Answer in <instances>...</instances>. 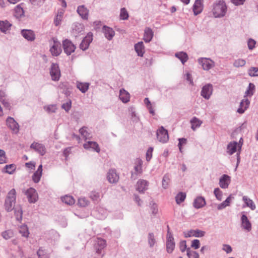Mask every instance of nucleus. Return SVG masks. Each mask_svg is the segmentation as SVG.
Listing matches in <instances>:
<instances>
[{
    "label": "nucleus",
    "instance_id": "nucleus-17",
    "mask_svg": "<svg viewBox=\"0 0 258 258\" xmlns=\"http://www.w3.org/2000/svg\"><path fill=\"white\" fill-rule=\"evenodd\" d=\"M83 147L85 149L91 150L97 153L100 151L98 144L95 142L88 141L84 144Z\"/></svg>",
    "mask_w": 258,
    "mask_h": 258
},
{
    "label": "nucleus",
    "instance_id": "nucleus-7",
    "mask_svg": "<svg viewBox=\"0 0 258 258\" xmlns=\"http://www.w3.org/2000/svg\"><path fill=\"white\" fill-rule=\"evenodd\" d=\"M157 138L161 143H165L169 139L168 132L163 126H161L156 132Z\"/></svg>",
    "mask_w": 258,
    "mask_h": 258
},
{
    "label": "nucleus",
    "instance_id": "nucleus-23",
    "mask_svg": "<svg viewBox=\"0 0 258 258\" xmlns=\"http://www.w3.org/2000/svg\"><path fill=\"white\" fill-rule=\"evenodd\" d=\"M250 101L247 98L242 99L240 103L239 107L238 108L237 112L242 114L248 108L249 105Z\"/></svg>",
    "mask_w": 258,
    "mask_h": 258
},
{
    "label": "nucleus",
    "instance_id": "nucleus-43",
    "mask_svg": "<svg viewBox=\"0 0 258 258\" xmlns=\"http://www.w3.org/2000/svg\"><path fill=\"white\" fill-rule=\"evenodd\" d=\"M119 17L120 19L126 20L128 18V14L125 8H122L120 9Z\"/></svg>",
    "mask_w": 258,
    "mask_h": 258
},
{
    "label": "nucleus",
    "instance_id": "nucleus-33",
    "mask_svg": "<svg viewBox=\"0 0 258 258\" xmlns=\"http://www.w3.org/2000/svg\"><path fill=\"white\" fill-rule=\"evenodd\" d=\"M175 55L180 60L182 64H184L188 59L187 54L183 51L177 52Z\"/></svg>",
    "mask_w": 258,
    "mask_h": 258
},
{
    "label": "nucleus",
    "instance_id": "nucleus-28",
    "mask_svg": "<svg viewBox=\"0 0 258 258\" xmlns=\"http://www.w3.org/2000/svg\"><path fill=\"white\" fill-rule=\"evenodd\" d=\"M135 49L139 56H143L145 52L144 46L142 41L139 42L135 45Z\"/></svg>",
    "mask_w": 258,
    "mask_h": 258
},
{
    "label": "nucleus",
    "instance_id": "nucleus-36",
    "mask_svg": "<svg viewBox=\"0 0 258 258\" xmlns=\"http://www.w3.org/2000/svg\"><path fill=\"white\" fill-rule=\"evenodd\" d=\"M170 181V176L168 174L164 175L162 180V186L164 189H167Z\"/></svg>",
    "mask_w": 258,
    "mask_h": 258
},
{
    "label": "nucleus",
    "instance_id": "nucleus-26",
    "mask_svg": "<svg viewBox=\"0 0 258 258\" xmlns=\"http://www.w3.org/2000/svg\"><path fill=\"white\" fill-rule=\"evenodd\" d=\"M237 142L235 141L230 142L227 147V152L230 155H232L237 151Z\"/></svg>",
    "mask_w": 258,
    "mask_h": 258
},
{
    "label": "nucleus",
    "instance_id": "nucleus-2",
    "mask_svg": "<svg viewBox=\"0 0 258 258\" xmlns=\"http://www.w3.org/2000/svg\"><path fill=\"white\" fill-rule=\"evenodd\" d=\"M16 199V191L13 188L8 192L5 202V208L7 212H11L14 209Z\"/></svg>",
    "mask_w": 258,
    "mask_h": 258
},
{
    "label": "nucleus",
    "instance_id": "nucleus-8",
    "mask_svg": "<svg viewBox=\"0 0 258 258\" xmlns=\"http://www.w3.org/2000/svg\"><path fill=\"white\" fill-rule=\"evenodd\" d=\"M213 91V85L211 84H207L202 88L201 95L205 99L209 100L212 94Z\"/></svg>",
    "mask_w": 258,
    "mask_h": 258
},
{
    "label": "nucleus",
    "instance_id": "nucleus-44",
    "mask_svg": "<svg viewBox=\"0 0 258 258\" xmlns=\"http://www.w3.org/2000/svg\"><path fill=\"white\" fill-rule=\"evenodd\" d=\"M79 133L81 134V135L85 140L89 139L90 137V135L87 131V127L85 126H83L82 128H81L79 130Z\"/></svg>",
    "mask_w": 258,
    "mask_h": 258
},
{
    "label": "nucleus",
    "instance_id": "nucleus-62",
    "mask_svg": "<svg viewBox=\"0 0 258 258\" xmlns=\"http://www.w3.org/2000/svg\"><path fill=\"white\" fill-rule=\"evenodd\" d=\"M15 12L19 16H22L24 14V11L21 7V5H18L15 8Z\"/></svg>",
    "mask_w": 258,
    "mask_h": 258
},
{
    "label": "nucleus",
    "instance_id": "nucleus-19",
    "mask_svg": "<svg viewBox=\"0 0 258 258\" xmlns=\"http://www.w3.org/2000/svg\"><path fill=\"white\" fill-rule=\"evenodd\" d=\"M241 227L247 231L251 230V224L245 215H242L241 217Z\"/></svg>",
    "mask_w": 258,
    "mask_h": 258
},
{
    "label": "nucleus",
    "instance_id": "nucleus-16",
    "mask_svg": "<svg viewBox=\"0 0 258 258\" xmlns=\"http://www.w3.org/2000/svg\"><path fill=\"white\" fill-rule=\"evenodd\" d=\"M107 178L110 183H116L119 179V176L115 169H111L107 173Z\"/></svg>",
    "mask_w": 258,
    "mask_h": 258
},
{
    "label": "nucleus",
    "instance_id": "nucleus-54",
    "mask_svg": "<svg viewBox=\"0 0 258 258\" xmlns=\"http://www.w3.org/2000/svg\"><path fill=\"white\" fill-rule=\"evenodd\" d=\"M42 173L36 171L32 176V179L35 183H38L41 178Z\"/></svg>",
    "mask_w": 258,
    "mask_h": 258
},
{
    "label": "nucleus",
    "instance_id": "nucleus-24",
    "mask_svg": "<svg viewBox=\"0 0 258 258\" xmlns=\"http://www.w3.org/2000/svg\"><path fill=\"white\" fill-rule=\"evenodd\" d=\"M203 1L200 0H196L193 6V11L195 15L200 14L203 8Z\"/></svg>",
    "mask_w": 258,
    "mask_h": 258
},
{
    "label": "nucleus",
    "instance_id": "nucleus-35",
    "mask_svg": "<svg viewBox=\"0 0 258 258\" xmlns=\"http://www.w3.org/2000/svg\"><path fill=\"white\" fill-rule=\"evenodd\" d=\"M190 123L191 124V128L194 131H195L198 127L201 126L202 122L196 117H194L190 120Z\"/></svg>",
    "mask_w": 258,
    "mask_h": 258
},
{
    "label": "nucleus",
    "instance_id": "nucleus-64",
    "mask_svg": "<svg viewBox=\"0 0 258 258\" xmlns=\"http://www.w3.org/2000/svg\"><path fill=\"white\" fill-rule=\"evenodd\" d=\"M200 242L198 239H194L192 241L191 246L197 249L200 247Z\"/></svg>",
    "mask_w": 258,
    "mask_h": 258
},
{
    "label": "nucleus",
    "instance_id": "nucleus-6",
    "mask_svg": "<svg viewBox=\"0 0 258 258\" xmlns=\"http://www.w3.org/2000/svg\"><path fill=\"white\" fill-rule=\"evenodd\" d=\"M198 62L203 70L209 71L215 66V62L212 59L206 57H201L198 59Z\"/></svg>",
    "mask_w": 258,
    "mask_h": 258
},
{
    "label": "nucleus",
    "instance_id": "nucleus-45",
    "mask_svg": "<svg viewBox=\"0 0 258 258\" xmlns=\"http://www.w3.org/2000/svg\"><path fill=\"white\" fill-rule=\"evenodd\" d=\"M243 145V139L242 137L240 138L239 142L237 143L238 150L236 154L237 163L240 162V154L241 150V147Z\"/></svg>",
    "mask_w": 258,
    "mask_h": 258
},
{
    "label": "nucleus",
    "instance_id": "nucleus-30",
    "mask_svg": "<svg viewBox=\"0 0 258 258\" xmlns=\"http://www.w3.org/2000/svg\"><path fill=\"white\" fill-rule=\"evenodd\" d=\"M76 84L77 88L83 93L88 91L90 86L89 83H82L79 81H77Z\"/></svg>",
    "mask_w": 258,
    "mask_h": 258
},
{
    "label": "nucleus",
    "instance_id": "nucleus-18",
    "mask_svg": "<svg viewBox=\"0 0 258 258\" xmlns=\"http://www.w3.org/2000/svg\"><path fill=\"white\" fill-rule=\"evenodd\" d=\"M80 16L84 20L88 19L89 10L84 5L79 6L77 10Z\"/></svg>",
    "mask_w": 258,
    "mask_h": 258
},
{
    "label": "nucleus",
    "instance_id": "nucleus-29",
    "mask_svg": "<svg viewBox=\"0 0 258 258\" xmlns=\"http://www.w3.org/2000/svg\"><path fill=\"white\" fill-rule=\"evenodd\" d=\"M153 37V32L151 29L147 28L145 30L144 40L146 42H149Z\"/></svg>",
    "mask_w": 258,
    "mask_h": 258
},
{
    "label": "nucleus",
    "instance_id": "nucleus-46",
    "mask_svg": "<svg viewBox=\"0 0 258 258\" xmlns=\"http://www.w3.org/2000/svg\"><path fill=\"white\" fill-rule=\"evenodd\" d=\"M186 254L188 258H199V253L196 251L191 250L190 248H187Z\"/></svg>",
    "mask_w": 258,
    "mask_h": 258
},
{
    "label": "nucleus",
    "instance_id": "nucleus-53",
    "mask_svg": "<svg viewBox=\"0 0 258 258\" xmlns=\"http://www.w3.org/2000/svg\"><path fill=\"white\" fill-rule=\"evenodd\" d=\"M89 202L85 198H80L78 200V204L81 207H86L88 205Z\"/></svg>",
    "mask_w": 258,
    "mask_h": 258
},
{
    "label": "nucleus",
    "instance_id": "nucleus-27",
    "mask_svg": "<svg viewBox=\"0 0 258 258\" xmlns=\"http://www.w3.org/2000/svg\"><path fill=\"white\" fill-rule=\"evenodd\" d=\"M119 98L123 103H127L130 101V95L124 89L120 90Z\"/></svg>",
    "mask_w": 258,
    "mask_h": 258
},
{
    "label": "nucleus",
    "instance_id": "nucleus-10",
    "mask_svg": "<svg viewBox=\"0 0 258 258\" xmlns=\"http://www.w3.org/2000/svg\"><path fill=\"white\" fill-rule=\"evenodd\" d=\"M28 201L30 203H36L38 199V194L35 189L30 187L25 191Z\"/></svg>",
    "mask_w": 258,
    "mask_h": 258
},
{
    "label": "nucleus",
    "instance_id": "nucleus-1",
    "mask_svg": "<svg viewBox=\"0 0 258 258\" xmlns=\"http://www.w3.org/2000/svg\"><path fill=\"white\" fill-rule=\"evenodd\" d=\"M212 12L215 18L224 17L227 11V7L225 2L223 0L216 1L212 6Z\"/></svg>",
    "mask_w": 258,
    "mask_h": 258
},
{
    "label": "nucleus",
    "instance_id": "nucleus-22",
    "mask_svg": "<svg viewBox=\"0 0 258 258\" xmlns=\"http://www.w3.org/2000/svg\"><path fill=\"white\" fill-rule=\"evenodd\" d=\"M230 182V177L226 174H223L219 180V185L222 188H226Z\"/></svg>",
    "mask_w": 258,
    "mask_h": 258
},
{
    "label": "nucleus",
    "instance_id": "nucleus-48",
    "mask_svg": "<svg viewBox=\"0 0 258 258\" xmlns=\"http://www.w3.org/2000/svg\"><path fill=\"white\" fill-rule=\"evenodd\" d=\"M248 74L250 77H258V68H250L248 70Z\"/></svg>",
    "mask_w": 258,
    "mask_h": 258
},
{
    "label": "nucleus",
    "instance_id": "nucleus-32",
    "mask_svg": "<svg viewBox=\"0 0 258 258\" xmlns=\"http://www.w3.org/2000/svg\"><path fill=\"white\" fill-rule=\"evenodd\" d=\"M19 232L22 236L25 237H28L29 232L28 228L26 225H22L19 227Z\"/></svg>",
    "mask_w": 258,
    "mask_h": 258
},
{
    "label": "nucleus",
    "instance_id": "nucleus-38",
    "mask_svg": "<svg viewBox=\"0 0 258 258\" xmlns=\"http://www.w3.org/2000/svg\"><path fill=\"white\" fill-rule=\"evenodd\" d=\"M61 201L65 204L69 205H73L75 203V200L72 196L66 195L61 198Z\"/></svg>",
    "mask_w": 258,
    "mask_h": 258
},
{
    "label": "nucleus",
    "instance_id": "nucleus-12",
    "mask_svg": "<svg viewBox=\"0 0 258 258\" xmlns=\"http://www.w3.org/2000/svg\"><path fill=\"white\" fill-rule=\"evenodd\" d=\"M174 238L171 233L168 231L167 234L166 250L167 252L171 253L175 248Z\"/></svg>",
    "mask_w": 258,
    "mask_h": 258
},
{
    "label": "nucleus",
    "instance_id": "nucleus-49",
    "mask_svg": "<svg viewBox=\"0 0 258 258\" xmlns=\"http://www.w3.org/2000/svg\"><path fill=\"white\" fill-rule=\"evenodd\" d=\"M214 194L218 201H221L222 200L223 192L219 188H215Z\"/></svg>",
    "mask_w": 258,
    "mask_h": 258
},
{
    "label": "nucleus",
    "instance_id": "nucleus-14",
    "mask_svg": "<svg viewBox=\"0 0 258 258\" xmlns=\"http://www.w3.org/2000/svg\"><path fill=\"white\" fill-rule=\"evenodd\" d=\"M93 40V35L91 33H89L85 36L82 41L80 48L83 50H86L89 47L90 43Z\"/></svg>",
    "mask_w": 258,
    "mask_h": 258
},
{
    "label": "nucleus",
    "instance_id": "nucleus-39",
    "mask_svg": "<svg viewBox=\"0 0 258 258\" xmlns=\"http://www.w3.org/2000/svg\"><path fill=\"white\" fill-rule=\"evenodd\" d=\"M15 210V215L16 216V218L18 221H21L22 219V214L23 211L22 208L20 206H18Z\"/></svg>",
    "mask_w": 258,
    "mask_h": 258
},
{
    "label": "nucleus",
    "instance_id": "nucleus-42",
    "mask_svg": "<svg viewBox=\"0 0 258 258\" xmlns=\"http://www.w3.org/2000/svg\"><path fill=\"white\" fill-rule=\"evenodd\" d=\"M148 241L150 247H152L154 246V244L156 243V240L153 233L151 232L148 234Z\"/></svg>",
    "mask_w": 258,
    "mask_h": 258
},
{
    "label": "nucleus",
    "instance_id": "nucleus-3",
    "mask_svg": "<svg viewBox=\"0 0 258 258\" xmlns=\"http://www.w3.org/2000/svg\"><path fill=\"white\" fill-rule=\"evenodd\" d=\"M50 51L53 56H58L61 52V44L56 38H52L50 42Z\"/></svg>",
    "mask_w": 258,
    "mask_h": 258
},
{
    "label": "nucleus",
    "instance_id": "nucleus-37",
    "mask_svg": "<svg viewBox=\"0 0 258 258\" xmlns=\"http://www.w3.org/2000/svg\"><path fill=\"white\" fill-rule=\"evenodd\" d=\"M16 168V166L14 164L7 165L4 168L3 171L11 174L15 171Z\"/></svg>",
    "mask_w": 258,
    "mask_h": 258
},
{
    "label": "nucleus",
    "instance_id": "nucleus-40",
    "mask_svg": "<svg viewBox=\"0 0 258 258\" xmlns=\"http://www.w3.org/2000/svg\"><path fill=\"white\" fill-rule=\"evenodd\" d=\"M38 258H50L49 254L42 248H40L37 252Z\"/></svg>",
    "mask_w": 258,
    "mask_h": 258
},
{
    "label": "nucleus",
    "instance_id": "nucleus-20",
    "mask_svg": "<svg viewBox=\"0 0 258 258\" xmlns=\"http://www.w3.org/2000/svg\"><path fill=\"white\" fill-rule=\"evenodd\" d=\"M206 204L205 199L203 197L199 196L194 200L193 206L198 209L204 207Z\"/></svg>",
    "mask_w": 258,
    "mask_h": 258
},
{
    "label": "nucleus",
    "instance_id": "nucleus-4",
    "mask_svg": "<svg viewBox=\"0 0 258 258\" xmlns=\"http://www.w3.org/2000/svg\"><path fill=\"white\" fill-rule=\"evenodd\" d=\"M6 125L14 134H18L20 130L19 123L15 119L11 116H9L6 119Z\"/></svg>",
    "mask_w": 258,
    "mask_h": 258
},
{
    "label": "nucleus",
    "instance_id": "nucleus-60",
    "mask_svg": "<svg viewBox=\"0 0 258 258\" xmlns=\"http://www.w3.org/2000/svg\"><path fill=\"white\" fill-rule=\"evenodd\" d=\"M256 42L252 39H249L247 41V45L248 49L250 50H252L255 47Z\"/></svg>",
    "mask_w": 258,
    "mask_h": 258
},
{
    "label": "nucleus",
    "instance_id": "nucleus-5",
    "mask_svg": "<svg viewBox=\"0 0 258 258\" xmlns=\"http://www.w3.org/2000/svg\"><path fill=\"white\" fill-rule=\"evenodd\" d=\"M50 75L54 81H57L60 77V71L58 64L52 63L50 69Z\"/></svg>",
    "mask_w": 258,
    "mask_h": 258
},
{
    "label": "nucleus",
    "instance_id": "nucleus-25",
    "mask_svg": "<svg viewBox=\"0 0 258 258\" xmlns=\"http://www.w3.org/2000/svg\"><path fill=\"white\" fill-rule=\"evenodd\" d=\"M102 30L104 34L105 37L109 40H111L113 37L114 36V31L112 28L109 27L104 26Z\"/></svg>",
    "mask_w": 258,
    "mask_h": 258
},
{
    "label": "nucleus",
    "instance_id": "nucleus-63",
    "mask_svg": "<svg viewBox=\"0 0 258 258\" xmlns=\"http://www.w3.org/2000/svg\"><path fill=\"white\" fill-rule=\"evenodd\" d=\"M142 162L141 160H140L138 162V164L135 166L134 169L137 173H142Z\"/></svg>",
    "mask_w": 258,
    "mask_h": 258
},
{
    "label": "nucleus",
    "instance_id": "nucleus-13",
    "mask_svg": "<svg viewBox=\"0 0 258 258\" xmlns=\"http://www.w3.org/2000/svg\"><path fill=\"white\" fill-rule=\"evenodd\" d=\"M149 182L144 179H140L136 184V190L140 194H144L148 189Z\"/></svg>",
    "mask_w": 258,
    "mask_h": 258
},
{
    "label": "nucleus",
    "instance_id": "nucleus-50",
    "mask_svg": "<svg viewBox=\"0 0 258 258\" xmlns=\"http://www.w3.org/2000/svg\"><path fill=\"white\" fill-rule=\"evenodd\" d=\"M245 63L246 61L245 60L241 58H239L234 61L233 63V66L235 67L239 68L243 67L245 64Z\"/></svg>",
    "mask_w": 258,
    "mask_h": 258
},
{
    "label": "nucleus",
    "instance_id": "nucleus-52",
    "mask_svg": "<svg viewBox=\"0 0 258 258\" xmlns=\"http://www.w3.org/2000/svg\"><path fill=\"white\" fill-rule=\"evenodd\" d=\"M72 107V101L69 100L68 102L61 105V108L63 109L66 112H68L71 109Z\"/></svg>",
    "mask_w": 258,
    "mask_h": 258
},
{
    "label": "nucleus",
    "instance_id": "nucleus-55",
    "mask_svg": "<svg viewBox=\"0 0 258 258\" xmlns=\"http://www.w3.org/2000/svg\"><path fill=\"white\" fill-rule=\"evenodd\" d=\"M179 143L178 144V147L179 148V151L180 152H182V146H184L187 143V140L185 138H179L178 139Z\"/></svg>",
    "mask_w": 258,
    "mask_h": 258
},
{
    "label": "nucleus",
    "instance_id": "nucleus-57",
    "mask_svg": "<svg viewBox=\"0 0 258 258\" xmlns=\"http://www.w3.org/2000/svg\"><path fill=\"white\" fill-rule=\"evenodd\" d=\"M90 198L94 201H97L100 199V194L98 192L93 191L90 194Z\"/></svg>",
    "mask_w": 258,
    "mask_h": 258
},
{
    "label": "nucleus",
    "instance_id": "nucleus-47",
    "mask_svg": "<svg viewBox=\"0 0 258 258\" xmlns=\"http://www.w3.org/2000/svg\"><path fill=\"white\" fill-rule=\"evenodd\" d=\"M14 235V233L12 230H8L6 231H5L2 233V236L3 237L7 240L10 239V238L12 237Z\"/></svg>",
    "mask_w": 258,
    "mask_h": 258
},
{
    "label": "nucleus",
    "instance_id": "nucleus-56",
    "mask_svg": "<svg viewBox=\"0 0 258 258\" xmlns=\"http://www.w3.org/2000/svg\"><path fill=\"white\" fill-rule=\"evenodd\" d=\"M190 233H194V236L197 237H203L205 234V231L200 230H192Z\"/></svg>",
    "mask_w": 258,
    "mask_h": 258
},
{
    "label": "nucleus",
    "instance_id": "nucleus-21",
    "mask_svg": "<svg viewBox=\"0 0 258 258\" xmlns=\"http://www.w3.org/2000/svg\"><path fill=\"white\" fill-rule=\"evenodd\" d=\"M22 35L27 40L32 41L35 39V35L31 30L24 29L21 31Z\"/></svg>",
    "mask_w": 258,
    "mask_h": 258
},
{
    "label": "nucleus",
    "instance_id": "nucleus-31",
    "mask_svg": "<svg viewBox=\"0 0 258 258\" xmlns=\"http://www.w3.org/2000/svg\"><path fill=\"white\" fill-rule=\"evenodd\" d=\"M11 26V24L8 21H0V30L3 33H6L8 31L10 30Z\"/></svg>",
    "mask_w": 258,
    "mask_h": 258
},
{
    "label": "nucleus",
    "instance_id": "nucleus-41",
    "mask_svg": "<svg viewBox=\"0 0 258 258\" xmlns=\"http://www.w3.org/2000/svg\"><path fill=\"white\" fill-rule=\"evenodd\" d=\"M186 198V194L184 192H180L175 197V201L177 204L183 202Z\"/></svg>",
    "mask_w": 258,
    "mask_h": 258
},
{
    "label": "nucleus",
    "instance_id": "nucleus-51",
    "mask_svg": "<svg viewBox=\"0 0 258 258\" xmlns=\"http://www.w3.org/2000/svg\"><path fill=\"white\" fill-rule=\"evenodd\" d=\"M44 109L49 113L55 112L57 108L55 105H49L44 107Z\"/></svg>",
    "mask_w": 258,
    "mask_h": 258
},
{
    "label": "nucleus",
    "instance_id": "nucleus-34",
    "mask_svg": "<svg viewBox=\"0 0 258 258\" xmlns=\"http://www.w3.org/2000/svg\"><path fill=\"white\" fill-rule=\"evenodd\" d=\"M242 200L247 207H249L252 210H255L256 207L253 202L246 196H243Z\"/></svg>",
    "mask_w": 258,
    "mask_h": 258
},
{
    "label": "nucleus",
    "instance_id": "nucleus-9",
    "mask_svg": "<svg viewBox=\"0 0 258 258\" xmlns=\"http://www.w3.org/2000/svg\"><path fill=\"white\" fill-rule=\"evenodd\" d=\"M62 46L64 52L68 55H70L75 51L76 49L75 45L69 39H65L62 41Z\"/></svg>",
    "mask_w": 258,
    "mask_h": 258
},
{
    "label": "nucleus",
    "instance_id": "nucleus-11",
    "mask_svg": "<svg viewBox=\"0 0 258 258\" xmlns=\"http://www.w3.org/2000/svg\"><path fill=\"white\" fill-rule=\"evenodd\" d=\"M106 246V241L105 239L101 238H97L94 241V248L96 252L98 254H101L102 250Z\"/></svg>",
    "mask_w": 258,
    "mask_h": 258
},
{
    "label": "nucleus",
    "instance_id": "nucleus-59",
    "mask_svg": "<svg viewBox=\"0 0 258 258\" xmlns=\"http://www.w3.org/2000/svg\"><path fill=\"white\" fill-rule=\"evenodd\" d=\"M153 151V148L152 147H150L148 149L146 153V160L149 162L150 161L152 157V152Z\"/></svg>",
    "mask_w": 258,
    "mask_h": 258
},
{
    "label": "nucleus",
    "instance_id": "nucleus-15",
    "mask_svg": "<svg viewBox=\"0 0 258 258\" xmlns=\"http://www.w3.org/2000/svg\"><path fill=\"white\" fill-rule=\"evenodd\" d=\"M30 148L34 149L41 156L44 155L46 153V148L42 144L33 142L30 145Z\"/></svg>",
    "mask_w": 258,
    "mask_h": 258
},
{
    "label": "nucleus",
    "instance_id": "nucleus-58",
    "mask_svg": "<svg viewBox=\"0 0 258 258\" xmlns=\"http://www.w3.org/2000/svg\"><path fill=\"white\" fill-rule=\"evenodd\" d=\"M7 158L6 157L5 152L0 149V164H3L6 162Z\"/></svg>",
    "mask_w": 258,
    "mask_h": 258
},
{
    "label": "nucleus",
    "instance_id": "nucleus-61",
    "mask_svg": "<svg viewBox=\"0 0 258 258\" xmlns=\"http://www.w3.org/2000/svg\"><path fill=\"white\" fill-rule=\"evenodd\" d=\"M244 127V124H242L241 126L236 128L234 132L232 134V137L235 138V136H236L238 134L240 133Z\"/></svg>",
    "mask_w": 258,
    "mask_h": 258
}]
</instances>
